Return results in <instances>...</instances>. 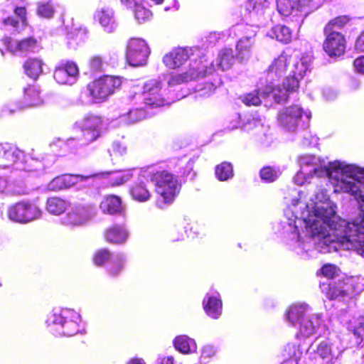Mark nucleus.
Listing matches in <instances>:
<instances>
[{
	"label": "nucleus",
	"mask_w": 364,
	"mask_h": 364,
	"mask_svg": "<svg viewBox=\"0 0 364 364\" xmlns=\"http://www.w3.org/2000/svg\"><path fill=\"white\" fill-rule=\"evenodd\" d=\"M128 235V232L124 226L114 225L107 230L105 237L110 243L122 244L125 242Z\"/></svg>",
	"instance_id": "7c9ffc66"
},
{
	"label": "nucleus",
	"mask_w": 364,
	"mask_h": 364,
	"mask_svg": "<svg viewBox=\"0 0 364 364\" xmlns=\"http://www.w3.org/2000/svg\"><path fill=\"white\" fill-rule=\"evenodd\" d=\"M311 63L312 57L311 55L302 56L294 64V69L291 70L294 75L286 77L283 82L282 87L280 85L267 87L269 92H265L264 95H269L272 92L275 102L281 103L285 102L290 93L297 90L299 85V77H303L304 75L309 69Z\"/></svg>",
	"instance_id": "39448f33"
},
{
	"label": "nucleus",
	"mask_w": 364,
	"mask_h": 364,
	"mask_svg": "<svg viewBox=\"0 0 364 364\" xmlns=\"http://www.w3.org/2000/svg\"><path fill=\"white\" fill-rule=\"evenodd\" d=\"M80 316L73 309L53 310L47 318L46 323L50 331L59 336H72L79 331Z\"/></svg>",
	"instance_id": "423d86ee"
},
{
	"label": "nucleus",
	"mask_w": 364,
	"mask_h": 364,
	"mask_svg": "<svg viewBox=\"0 0 364 364\" xmlns=\"http://www.w3.org/2000/svg\"><path fill=\"white\" fill-rule=\"evenodd\" d=\"M311 139L309 140V139L305 136L304 137L302 144L305 146H313L318 144V139L316 136H310Z\"/></svg>",
	"instance_id": "052dcab7"
},
{
	"label": "nucleus",
	"mask_w": 364,
	"mask_h": 364,
	"mask_svg": "<svg viewBox=\"0 0 364 364\" xmlns=\"http://www.w3.org/2000/svg\"><path fill=\"white\" fill-rule=\"evenodd\" d=\"M43 63L38 58H31L26 61L23 68L26 75L33 79H36L42 73Z\"/></svg>",
	"instance_id": "e433bc0d"
},
{
	"label": "nucleus",
	"mask_w": 364,
	"mask_h": 364,
	"mask_svg": "<svg viewBox=\"0 0 364 364\" xmlns=\"http://www.w3.org/2000/svg\"><path fill=\"white\" fill-rule=\"evenodd\" d=\"M0 167L21 171L28 176L37 177L45 173L51 163L46 164L33 157L24 159L23 152L16 145L0 143Z\"/></svg>",
	"instance_id": "7ed1b4c3"
},
{
	"label": "nucleus",
	"mask_w": 364,
	"mask_h": 364,
	"mask_svg": "<svg viewBox=\"0 0 364 364\" xmlns=\"http://www.w3.org/2000/svg\"><path fill=\"white\" fill-rule=\"evenodd\" d=\"M321 323V318L320 314H317L309 316L299 324V331L297 336L304 338L311 336L315 333L316 328H318Z\"/></svg>",
	"instance_id": "c85d7f7f"
},
{
	"label": "nucleus",
	"mask_w": 364,
	"mask_h": 364,
	"mask_svg": "<svg viewBox=\"0 0 364 364\" xmlns=\"http://www.w3.org/2000/svg\"><path fill=\"white\" fill-rule=\"evenodd\" d=\"M355 48L358 50L364 51V31L358 38L355 42Z\"/></svg>",
	"instance_id": "e2e57ef3"
},
{
	"label": "nucleus",
	"mask_w": 364,
	"mask_h": 364,
	"mask_svg": "<svg viewBox=\"0 0 364 364\" xmlns=\"http://www.w3.org/2000/svg\"><path fill=\"white\" fill-rule=\"evenodd\" d=\"M88 31L85 26H80L79 28H75L73 31H71L68 33L67 38L68 40H74L76 41V43L78 44L85 41Z\"/></svg>",
	"instance_id": "a18cd8bd"
},
{
	"label": "nucleus",
	"mask_w": 364,
	"mask_h": 364,
	"mask_svg": "<svg viewBox=\"0 0 364 364\" xmlns=\"http://www.w3.org/2000/svg\"><path fill=\"white\" fill-rule=\"evenodd\" d=\"M268 36L283 43L290 42L292 36L290 28L280 24L274 26L268 33Z\"/></svg>",
	"instance_id": "c9c22d12"
},
{
	"label": "nucleus",
	"mask_w": 364,
	"mask_h": 364,
	"mask_svg": "<svg viewBox=\"0 0 364 364\" xmlns=\"http://www.w3.org/2000/svg\"><path fill=\"white\" fill-rule=\"evenodd\" d=\"M232 117V121L233 122V124L229 126V128L230 129H235L239 126L240 115L238 113H235Z\"/></svg>",
	"instance_id": "69168bd1"
},
{
	"label": "nucleus",
	"mask_w": 364,
	"mask_h": 364,
	"mask_svg": "<svg viewBox=\"0 0 364 364\" xmlns=\"http://www.w3.org/2000/svg\"><path fill=\"white\" fill-rule=\"evenodd\" d=\"M102 119L93 114L86 115L81 121L82 135L77 138H70L67 145L71 149H79L95 141L101 134Z\"/></svg>",
	"instance_id": "0eeeda50"
},
{
	"label": "nucleus",
	"mask_w": 364,
	"mask_h": 364,
	"mask_svg": "<svg viewBox=\"0 0 364 364\" xmlns=\"http://www.w3.org/2000/svg\"><path fill=\"white\" fill-rule=\"evenodd\" d=\"M95 215V210L90 205H79L74 207L64 218L62 223L70 227L81 226L86 224Z\"/></svg>",
	"instance_id": "4468645a"
},
{
	"label": "nucleus",
	"mask_w": 364,
	"mask_h": 364,
	"mask_svg": "<svg viewBox=\"0 0 364 364\" xmlns=\"http://www.w3.org/2000/svg\"><path fill=\"white\" fill-rule=\"evenodd\" d=\"M152 181L155 183L156 192L165 203H171L181 190V186L177 177L165 171L156 172Z\"/></svg>",
	"instance_id": "6e6552de"
},
{
	"label": "nucleus",
	"mask_w": 364,
	"mask_h": 364,
	"mask_svg": "<svg viewBox=\"0 0 364 364\" xmlns=\"http://www.w3.org/2000/svg\"><path fill=\"white\" fill-rule=\"evenodd\" d=\"M269 86L276 87L272 82H270V84L267 85L261 92H259V91H255L244 95L242 97V102L248 106H257L261 103V96L264 98L272 97L274 100L272 92H270L269 95H264L265 92H269V90L267 89V87Z\"/></svg>",
	"instance_id": "f704fd0d"
},
{
	"label": "nucleus",
	"mask_w": 364,
	"mask_h": 364,
	"mask_svg": "<svg viewBox=\"0 0 364 364\" xmlns=\"http://www.w3.org/2000/svg\"><path fill=\"white\" fill-rule=\"evenodd\" d=\"M156 364H173V358L172 356H164L158 358Z\"/></svg>",
	"instance_id": "0e129e2a"
},
{
	"label": "nucleus",
	"mask_w": 364,
	"mask_h": 364,
	"mask_svg": "<svg viewBox=\"0 0 364 364\" xmlns=\"http://www.w3.org/2000/svg\"><path fill=\"white\" fill-rule=\"evenodd\" d=\"M206 68L207 65H203L201 60L198 61L196 59L193 58L191 60L188 71L183 74L172 75L168 80V84L169 86H174L190 80H197L206 76L210 73L213 70L212 68H210L208 70H206L205 72H203L202 68Z\"/></svg>",
	"instance_id": "2eb2a0df"
},
{
	"label": "nucleus",
	"mask_w": 364,
	"mask_h": 364,
	"mask_svg": "<svg viewBox=\"0 0 364 364\" xmlns=\"http://www.w3.org/2000/svg\"><path fill=\"white\" fill-rule=\"evenodd\" d=\"M40 93V89L35 85H30L24 88L19 108L33 107L42 105L43 100Z\"/></svg>",
	"instance_id": "cd10ccee"
},
{
	"label": "nucleus",
	"mask_w": 364,
	"mask_h": 364,
	"mask_svg": "<svg viewBox=\"0 0 364 364\" xmlns=\"http://www.w3.org/2000/svg\"><path fill=\"white\" fill-rule=\"evenodd\" d=\"M142 97L144 104L147 106L156 107L171 103L167 97L166 89L163 88L162 83L156 79H151L146 82L143 87Z\"/></svg>",
	"instance_id": "9d476101"
},
{
	"label": "nucleus",
	"mask_w": 364,
	"mask_h": 364,
	"mask_svg": "<svg viewBox=\"0 0 364 364\" xmlns=\"http://www.w3.org/2000/svg\"><path fill=\"white\" fill-rule=\"evenodd\" d=\"M311 308L306 304H294L287 311V319L293 326L299 325L302 320L306 318Z\"/></svg>",
	"instance_id": "c756f323"
},
{
	"label": "nucleus",
	"mask_w": 364,
	"mask_h": 364,
	"mask_svg": "<svg viewBox=\"0 0 364 364\" xmlns=\"http://www.w3.org/2000/svg\"><path fill=\"white\" fill-rule=\"evenodd\" d=\"M343 355L345 359L341 364H360L358 361L360 358V354L354 351L346 353L343 348L328 339H316L306 352L308 359L315 363L321 361L325 364H337Z\"/></svg>",
	"instance_id": "20e7f679"
},
{
	"label": "nucleus",
	"mask_w": 364,
	"mask_h": 364,
	"mask_svg": "<svg viewBox=\"0 0 364 364\" xmlns=\"http://www.w3.org/2000/svg\"><path fill=\"white\" fill-rule=\"evenodd\" d=\"M215 86L211 82H207L205 87L202 89H199L200 95L204 97H208L214 92Z\"/></svg>",
	"instance_id": "4d7b16f0"
},
{
	"label": "nucleus",
	"mask_w": 364,
	"mask_h": 364,
	"mask_svg": "<svg viewBox=\"0 0 364 364\" xmlns=\"http://www.w3.org/2000/svg\"><path fill=\"white\" fill-rule=\"evenodd\" d=\"M298 195L299 196V198H294V199H292V202L291 203H292V205L293 206H296L297 205L302 203L301 199L304 197V193L299 191L298 192Z\"/></svg>",
	"instance_id": "774afa93"
},
{
	"label": "nucleus",
	"mask_w": 364,
	"mask_h": 364,
	"mask_svg": "<svg viewBox=\"0 0 364 364\" xmlns=\"http://www.w3.org/2000/svg\"><path fill=\"white\" fill-rule=\"evenodd\" d=\"M277 6L279 14L284 16H292L299 23L306 16L304 7L299 0H277Z\"/></svg>",
	"instance_id": "6ab92c4d"
},
{
	"label": "nucleus",
	"mask_w": 364,
	"mask_h": 364,
	"mask_svg": "<svg viewBox=\"0 0 364 364\" xmlns=\"http://www.w3.org/2000/svg\"><path fill=\"white\" fill-rule=\"evenodd\" d=\"M15 14L21 20H23L26 17V9L24 7H18L15 9Z\"/></svg>",
	"instance_id": "338daca9"
},
{
	"label": "nucleus",
	"mask_w": 364,
	"mask_h": 364,
	"mask_svg": "<svg viewBox=\"0 0 364 364\" xmlns=\"http://www.w3.org/2000/svg\"><path fill=\"white\" fill-rule=\"evenodd\" d=\"M132 9L134 11L135 18L139 23L145 22L151 16V11L142 6V4L136 5Z\"/></svg>",
	"instance_id": "de8ad7c7"
},
{
	"label": "nucleus",
	"mask_w": 364,
	"mask_h": 364,
	"mask_svg": "<svg viewBox=\"0 0 364 364\" xmlns=\"http://www.w3.org/2000/svg\"><path fill=\"white\" fill-rule=\"evenodd\" d=\"M107 175H110V183L112 186H119L127 181L132 177L131 170L124 171H115V172H107L105 173Z\"/></svg>",
	"instance_id": "79ce46f5"
},
{
	"label": "nucleus",
	"mask_w": 364,
	"mask_h": 364,
	"mask_svg": "<svg viewBox=\"0 0 364 364\" xmlns=\"http://www.w3.org/2000/svg\"><path fill=\"white\" fill-rule=\"evenodd\" d=\"M194 52H199L196 48H176L164 57V63L169 68L174 69L183 65L185 61L190 58V54L194 55Z\"/></svg>",
	"instance_id": "4be33fe9"
},
{
	"label": "nucleus",
	"mask_w": 364,
	"mask_h": 364,
	"mask_svg": "<svg viewBox=\"0 0 364 364\" xmlns=\"http://www.w3.org/2000/svg\"><path fill=\"white\" fill-rule=\"evenodd\" d=\"M302 351L297 343H288L284 348V357L289 358L284 362H293L296 364L299 359L301 358Z\"/></svg>",
	"instance_id": "ea45409f"
},
{
	"label": "nucleus",
	"mask_w": 364,
	"mask_h": 364,
	"mask_svg": "<svg viewBox=\"0 0 364 364\" xmlns=\"http://www.w3.org/2000/svg\"><path fill=\"white\" fill-rule=\"evenodd\" d=\"M203 304L205 313L212 318L217 319L222 314L223 304L218 292L207 293Z\"/></svg>",
	"instance_id": "393cba45"
},
{
	"label": "nucleus",
	"mask_w": 364,
	"mask_h": 364,
	"mask_svg": "<svg viewBox=\"0 0 364 364\" xmlns=\"http://www.w3.org/2000/svg\"><path fill=\"white\" fill-rule=\"evenodd\" d=\"M326 39L323 47L330 57H339L345 53L346 41L344 36L338 31L324 32Z\"/></svg>",
	"instance_id": "a211bd4d"
},
{
	"label": "nucleus",
	"mask_w": 364,
	"mask_h": 364,
	"mask_svg": "<svg viewBox=\"0 0 364 364\" xmlns=\"http://www.w3.org/2000/svg\"><path fill=\"white\" fill-rule=\"evenodd\" d=\"M97 175L98 174H97ZM93 176H96V175H93ZM91 177H92V176H83L81 175L64 174L53 178L48 184V189L53 191H60L69 188L79 181Z\"/></svg>",
	"instance_id": "a878e982"
},
{
	"label": "nucleus",
	"mask_w": 364,
	"mask_h": 364,
	"mask_svg": "<svg viewBox=\"0 0 364 364\" xmlns=\"http://www.w3.org/2000/svg\"><path fill=\"white\" fill-rule=\"evenodd\" d=\"M70 206V203L61 198L52 197L47 200L46 209L50 214L59 215Z\"/></svg>",
	"instance_id": "473e14b6"
},
{
	"label": "nucleus",
	"mask_w": 364,
	"mask_h": 364,
	"mask_svg": "<svg viewBox=\"0 0 364 364\" xmlns=\"http://www.w3.org/2000/svg\"><path fill=\"white\" fill-rule=\"evenodd\" d=\"M311 203H304L301 218L287 210L282 221L283 234L290 248L296 254L314 257L315 252L328 253L339 250H355L364 257V203L360 201L362 213L352 222L336 215L335 204L327 192L318 188Z\"/></svg>",
	"instance_id": "f257e3e1"
},
{
	"label": "nucleus",
	"mask_w": 364,
	"mask_h": 364,
	"mask_svg": "<svg viewBox=\"0 0 364 364\" xmlns=\"http://www.w3.org/2000/svg\"><path fill=\"white\" fill-rule=\"evenodd\" d=\"M353 66L356 72L364 75V56L356 58Z\"/></svg>",
	"instance_id": "13d9d810"
},
{
	"label": "nucleus",
	"mask_w": 364,
	"mask_h": 364,
	"mask_svg": "<svg viewBox=\"0 0 364 364\" xmlns=\"http://www.w3.org/2000/svg\"><path fill=\"white\" fill-rule=\"evenodd\" d=\"M109 261L108 272L111 275L116 276L122 270L126 262V257L122 253L112 255L106 249L97 251L94 257L95 264L102 265Z\"/></svg>",
	"instance_id": "dca6fc26"
},
{
	"label": "nucleus",
	"mask_w": 364,
	"mask_h": 364,
	"mask_svg": "<svg viewBox=\"0 0 364 364\" xmlns=\"http://www.w3.org/2000/svg\"><path fill=\"white\" fill-rule=\"evenodd\" d=\"M144 0H121V2L127 8L132 9L136 5L142 4Z\"/></svg>",
	"instance_id": "680f3d73"
},
{
	"label": "nucleus",
	"mask_w": 364,
	"mask_h": 364,
	"mask_svg": "<svg viewBox=\"0 0 364 364\" xmlns=\"http://www.w3.org/2000/svg\"><path fill=\"white\" fill-rule=\"evenodd\" d=\"M215 176L221 181H227L233 177L232 165L229 162H223L215 167Z\"/></svg>",
	"instance_id": "58836bf2"
},
{
	"label": "nucleus",
	"mask_w": 364,
	"mask_h": 364,
	"mask_svg": "<svg viewBox=\"0 0 364 364\" xmlns=\"http://www.w3.org/2000/svg\"><path fill=\"white\" fill-rule=\"evenodd\" d=\"M121 84L119 77L106 75L90 82L87 90L92 102L97 103L105 100Z\"/></svg>",
	"instance_id": "1a4fd4ad"
},
{
	"label": "nucleus",
	"mask_w": 364,
	"mask_h": 364,
	"mask_svg": "<svg viewBox=\"0 0 364 364\" xmlns=\"http://www.w3.org/2000/svg\"><path fill=\"white\" fill-rule=\"evenodd\" d=\"M150 49L146 42L139 38H132L127 45L126 58L128 63L134 67L146 64Z\"/></svg>",
	"instance_id": "f8f14e48"
},
{
	"label": "nucleus",
	"mask_w": 364,
	"mask_h": 364,
	"mask_svg": "<svg viewBox=\"0 0 364 364\" xmlns=\"http://www.w3.org/2000/svg\"><path fill=\"white\" fill-rule=\"evenodd\" d=\"M347 328L355 337L363 340L364 338V316L353 318L347 323Z\"/></svg>",
	"instance_id": "4c0bfd02"
},
{
	"label": "nucleus",
	"mask_w": 364,
	"mask_h": 364,
	"mask_svg": "<svg viewBox=\"0 0 364 364\" xmlns=\"http://www.w3.org/2000/svg\"><path fill=\"white\" fill-rule=\"evenodd\" d=\"M269 4L268 0H248L247 9L250 12L255 11L256 13H259L264 9L267 8Z\"/></svg>",
	"instance_id": "09e8293b"
},
{
	"label": "nucleus",
	"mask_w": 364,
	"mask_h": 364,
	"mask_svg": "<svg viewBox=\"0 0 364 364\" xmlns=\"http://www.w3.org/2000/svg\"><path fill=\"white\" fill-rule=\"evenodd\" d=\"M176 350L182 353H190L196 350L197 346L195 341L187 336H177L173 341Z\"/></svg>",
	"instance_id": "72a5a7b5"
},
{
	"label": "nucleus",
	"mask_w": 364,
	"mask_h": 364,
	"mask_svg": "<svg viewBox=\"0 0 364 364\" xmlns=\"http://www.w3.org/2000/svg\"><path fill=\"white\" fill-rule=\"evenodd\" d=\"M90 66L93 71H100L103 67V61L99 56L92 57L90 61Z\"/></svg>",
	"instance_id": "5fc2aeb1"
},
{
	"label": "nucleus",
	"mask_w": 364,
	"mask_h": 364,
	"mask_svg": "<svg viewBox=\"0 0 364 364\" xmlns=\"http://www.w3.org/2000/svg\"><path fill=\"white\" fill-rule=\"evenodd\" d=\"M130 192L132 198L139 202L146 201L150 197V193L144 183L135 185L132 187Z\"/></svg>",
	"instance_id": "37998d69"
},
{
	"label": "nucleus",
	"mask_w": 364,
	"mask_h": 364,
	"mask_svg": "<svg viewBox=\"0 0 364 364\" xmlns=\"http://www.w3.org/2000/svg\"><path fill=\"white\" fill-rule=\"evenodd\" d=\"M350 21L348 16H340L331 20L325 27L324 32L336 31V28H340Z\"/></svg>",
	"instance_id": "49530a36"
},
{
	"label": "nucleus",
	"mask_w": 364,
	"mask_h": 364,
	"mask_svg": "<svg viewBox=\"0 0 364 364\" xmlns=\"http://www.w3.org/2000/svg\"><path fill=\"white\" fill-rule=\"evenodd\" d=\"M112 151L116 154L124 155L127 152V147L119 141H114L112 146Z\"/></svg>",
	"instance_id": "6e6d98bb"
},
{
	"label": "nucleus",
	"mask_w": 364,
	"mask_h": 364,
	"mask_svg": "<svg viewBox=\"0 0 364 364\" xmlns=\"http://www.w3.org/2000/svg\"><path fill=\"white\" fill-rule=\"evenodd\" d=\"M100 208L111 215L120 213L123 209L121 199L116 196H106L100 203Z\"/></svg>",
	"instance_id": "2f4dec72"
},
{
	"label": "nucleus",
	"mask_w": 364,
	"mask_h": 364,
	"mask_svg": "<svg viewBox=\"0 0 364 364\" xmlns=\"http://www.w3.org/2000/svg\"><path fill=\"white\" fill-rule=\"evenodd\" d=\"M204 58L205 56H203V58L200 60L203 62V65H207L206 68H202L203 72H205L206 70H208L210 68H212L213 70L210 74L213 73L215 68L221 69L222 70L229 69L232 65L235 60L233 51L231 48H224L221 50L218 54L215 64H214L213 62L209 63L207 60Z\"/></svg>",
	"instance_id": "5701e85b"
},
{
	"label": "nucleus",
	"mask_w": 364,
	"mask_h": 364,
	"mask_svg": "<svg viewBox=\"0 0 364 364\" xmlns=\"http://www.w3.org/2000/svg\"><path fill=\"white\" fill-rule=\"evenodd\" d=\"M55 9L50 1H40L38 3L37 14L45 18H50L53 16Z\"/></svg>",
	"instance_id": "c03bdc74"
},
{
	"label": "nucleus",
	"mask_w": 364,
	"mask_h": 364,
	"mask_svg": "<svg viewBox=\"0 0 364 364\" xmlns=\"http://www.w3.org/2000/svg\"><path fill=\"white\" fill-rule=\"evenodd\" d=\"M322 274L328 278H333L337 274V268L332 264H325L321 269Z\"/></svg>",
	"instance_id": "864d4df0"
},
{
	"label": "nucleus",
	"mask_w": 364,
	"mask_h": 364,
	"mask_svg": "<svg viewBox=\"0 0 364 364\" xmlns=\"http://www.w3.org/2000/svg\"><path fill=\"white\" fill-rule=\"evenodd\" d=\"M216 350L213 346L207 345L205 346L201 351V355L200 358V363H207L209 360L215 355Z\"/></svg>",
	"instance_id": "603ef678"
},
{
	"label": "nucleus",
	"mask_w": 364,
	"mask_h": 364,
	"mask_svg": "<svg viewBox=\"0 0 364 364\" xmlns=\"http://www.w3.org/2000/svg\"><path fill=\"white\" fill-rule=\"evenodd\" d=\"M320 288L323 292L326 293L327 297L330 299L338 298L341 293V291L332 287L331 283L326 284L325 282H322L320 285Z\"/></svg>",
	"instance_id": "8fccbe9b"
},
{
	"label": "nucleus",
	"mask_w": 364,
	"mask_h": 364,
	"mask_svg": "<svg viewBox=\"0 0 364 364\" xmlns=\"http://www.w3.org/2000/svg\"><path fill=\"white\" fill-rule=\"evenodd\" d=\"M8 50L14 54H24L38 50L37 41L33 38H27L21 41L9 39Z\"/></svg>",
	"instance_id": "bb28decb"
},
{
	"label": "nucleus",
	"mask_w": 364,
	"mask_h": 364,
	"mask_svg": "<svg viewBox=\"0 0 364 364\" xmlns=\"http://www.w3.org/2000/svg\"><path fill=\"white\" fill-rule=\"evenodd\" d=\"M247 36L241 38L237 43V57L240 60H248L252 52L255 43L256 31L252 29L251 26H247Z\"/></svg>",
	"instance_id": "412c9836"
},
{
	"label": "nucleus",
	"mask_w": 364,
	"mask_h": 364,
	"mask_svg": "<svg viewBox=\"0 0 364 364\" xmlns=\"http://www.w3.org/2000/svg\"><path fill=\"white\" fill-rule=\"evenodd\" d=\"M323 95L327 100H333L337 97V92L332 88H325L323 91Z\"/></svg>",
	"instance_id": "bf43d9fd"
},
{
	"label": "nucleus",
	"mask_w": 364,
	"mask_h": 364,
	"mask_svg": "<svg viewBox=\"0 0 364 364\" xmlns=\"http://www.w3.org/2000/svg\"><path fill=\"white\" fill-rule=\"evenodd\" d=\"M94 18L106 33H114L117 28L118 23L114 11L108 6L98 8L95 13Z\"/></svg>",
	"instance_id": "aec40b11"
},
{
	"label": "nucleus",
	"mask_w": 364,
	"mask_h": 364,
	"mask_svg": "<svg viewBox=\"0 0 364 364\" xmlns=\"http://www.w3.org/2000/svg\"><path fill=\"white\" fill-rule=\"evenodd\" d=\"M260 177L262 180L266 182H272L277 178L278 174L271 167H265L261 170Z\"/></svg>",
	"instance_id": "3c124183"
},
{
	"label": "nucleus",
	"mask_w": 364,
	"mask_h": 364,
	"mask_svg": "<svg viewBox=\"0 0 364 364\" xmlns=\"http://www.w3.org/2000/svg\"><path fill=\"white\" fill-rule=\"evenodd\" d=\"M303 117L307 121L311 117L310 112H304L298 105L285 108L279 115L278 120L280 125L289 132H294L299 126Z\"/></svg>",
	"instance_id": "ddd939ff"
},
{
	"label": "nucleus",
	"mask_w": 364,
	"mask_h": 364,
	"mask_svg": "<svg viewBox=\"0 0 364 364\" xmlns=\"http://www.w3.org/2000/svg\"><path fill=\"white\" fill-rule=\"evenodd\" d=\"M291 60V57L285 53H282L277 58L274 59L267 70V80L273 81L283 76Z\"/></svg>",
	"instance_id": "b1692460"
},
{
	"label": "nucleus",
	"mask_w": 364,
	"mask_h": 364,
	"mask_svg": "<svg viewBox=\"0 0 364 364\" xmlns=\"http://www.w3.org/2000/svg\"><path fill=\"white\" fill-rule=\"evenodd\" d=\"M146 117V113L142 108H136L131 109L127 114L122 116L121 120L126 124H133L138 122Z\"/></svg>",
	"instance_id": "a19ab883"
},
{
	"label": "nucleus",
	"mask_w": 364,
	"mask_h": 364,
	"mask_svg": "<svg viewBox=\"0 0 364 364\" xmlns=\"http://www.w3.org/2000/svg\"><path fill=\"white\" fill-rule=\"evenodd\" d=\"M7 215L11 221L28 223L38 219L41 216V210L33 203L22 201L9 206Z\"/></svg>",
	"instance_id": "9b49d317"
},
{
	"label": "nucleus",
	"mask_w": 364,
	"mask_h": 364,
	"mask_svg": "<svg viewBox=\"0 0 364 364\" xmlns=\"http://www.w3.org/2000/svg\"><path fill=\"white\" fill-rule=\"evenodd\" d=\"M300 171L294 177L299 186L311 183L314 178L335 180L336 187L353 196L355 199L364 203V168L344 162L325 161L313 155H306L299 159Z\"/></svg>",
	"instance_id": "f03ea898"
},
{
	"label": "nucleus",
	"mask_w": 364,
	"mask_h": 364,
	"mask_svg": "<svg viewBox=\"0 0 364 364\" xmlns=\"http://www.w3.org/2000/svg\"><path fill=\"white\" fill-rule=\"evenodd\" d=\"M79 76L77 65L73 61H60L55 67L53 77L61 85H73Z\"/></svg>",
	"instance_id": "f3484780"
}]
</instances>
